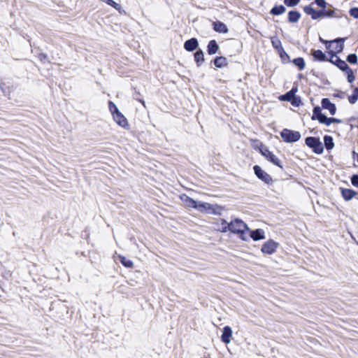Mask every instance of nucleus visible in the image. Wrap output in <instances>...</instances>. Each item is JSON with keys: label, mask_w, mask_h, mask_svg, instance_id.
<instances>
[{"label": "nucleus", "mask_w": 358, "mask_h": 358, "mask_svg": "<svg viewBox=\"0 0 358 358\" xmlns=\"http://www.w3.org/2000/svg\"><path fill=\"white\" fill-rule=\"evenodd\" d=\"M230 232L236 234L241 240L244 241H249V227L240 219L232 220L229 222Z\"/></svg>", "instance_id": "nucleus-1"}, {"label": "nucleus", "mask_w": 358, "mask_h": 358, "mask_svg": "<svg viewBox=\"0 0 358 358\" xmlns=\"http://www.w3.org/2000/svg\"><path fill=\"white\" fill-rule=\"evenodd\" d=\"M108 109L110 112L113 120L120 127L129 130L130 125L126 117L119 110L117 106L111 101L108 102Z\"/></svg>", "instance_id": "nucleus-2"}, {"label": "nucleus", "mask_w": 358, "mask_h": 358, "mask_svg": "<svg viewBox=\"0 0 358 358\" xmlns=\"http://www.w3.org/2000/svg\"><path fill=\"white\" fill-rule=\"evenodd\" d=\"M320 41L327 45L326 47L329 50V53L332 55V58L336 57L337 53L342 52L343 50L344 38H337L331 41H324L322 38H320Z\"/></svg>", "instance_id": "nucleus-3"}, {"label": "nucleus", "mask_w": 358, "mask_h": 358, "mask_svg": "<svg viewBox=\"0 0 358 358\" xmlns=\"http://www.w3.org/2000/svg\"><path fill=\"white\" fill-rule=\"evenodd\" d=\"M281 137L287 143H293L298 141L301 138V134L299 131L284 129L281 134Z\"/></svg>", "instance_id": "nucleus-4"}, {"label": "nucleus", "mask_w": 358, "mask_h": 358, "mask_svg": "<svg viewBox=\"0 0 358 358\" xmlns=\"http://www.w3.org/2000/svg\"><path fill=\"white\" fill-rule=\"evenodd\" d=\"M306 144L311 148L317 154H321L323 152V145L319 138L315 137H308L306 138Z\"/></svg>", "instance_id": "nucleus-5"}, {"label": "nucleus", "mask_w": 358, "mask_h": 358, "mask_svg": "<svg viewBox=\"0 0 358 358\" xmlns=\"http://www.w3.org/2000/svg\"><path fill=\"white\" fill-rule=\"evenodd\" d=\"M261 154L269 162L273 163V164L279 166L280 168H282V163L280 160L271 152L269 151V150L264 146H262V148L259 149Z\"/></svg>", "instance_id": "nucleus-6"}, {"label": "nucleus", "mask_w": 358, "mask_h": 358, "mask_svg": "<svg viewBox=\"0 0 358 358\" xmlns=\"http://www.w3.org/2000/svg\"><path fill=\"white\" fill-rule=\"evenodd\" d=\"M278 247V243L273 240H268L265 242L261 249V251L267 255L274 253Z\"/></svg>", "instance_id": "nucleus-7"}, {"label": "nucleus", "mask_w": 358, "mask_h": 358, "mask_svg": "<svg viewBox=\"0 0 358 358\" xmlns=\"http://www.w3.org/2000/svg\"><path fill=\"white\" fill-rule=\"evenodd\" d=\"M253 169L257 178L264 182L269 184L272 181L271 176L265 172L259 166L255 165Z\"/></svg>", "instance_id": "nucleus-8"}, {"label": "nucleus", "mask_w": 358, "mask_h": 358, "mask_svg": "<svg viewBox=\"0 0 358 358\" xmlns=\"http://www.w3.org/2000/svg\"><path fill=\"white\" fill-rule=\"evenodd\" d=\"M201 213H211L215 212V207L212 204L206 202H198L196 208Z\"/></svg>", "instance_id": "nucleus-9"}, {"label": "nucleus", "mask_w": 358, "mask_h": 358, "mask_svg": "<svg viewBox=\"0 0 358 358\" xmlns=\"http://www.w3.org/2000/svg\"><path fill=\"white\" fill-rule=\"evenodd\" d=\"M304 11L306 12V13L310 15L313 20H317V19L322 18V17H325L324 10L317 11V10H315L314 8H313L310 6L305 7Z\"/></svg>", "instance_id": "nucleus-10"}, {"label": "nucleus", "mask_w": 358, "mask_h": 358, "mask_svg": "<svg viewBox=\"0 0 358 358\" xmlns=\"http://www.w3.org/2000/svg\"><path fill=\"white\" fill-rule=\"evenodd\" d=\"M250 238L255 241L263 240L265 238V232L262 229H257L254 231H250L249 229V240Z\"/></svg>", "instance_id": "nucleus-11"}, {"label": "nucleus", "mask_w": 358, "mask_h": 358, "mask_svg": "<svg viewBox=\"0 0 358 358\" xmlns=\"http://www.w3.org/2000/svg\"><path fill=\"white\" fill-rule=\"evenodd\" d=\"M180 199L182 201L183 205L186 208H196L197 201L190 198L186 194H182L180 196Z\"/></svg>", "instance_id": "nucleus-12"}, {"label": "nucleus", "mask_w": 358, "mask_h": 358, "mask_svg": "<svg viewBox=\"0 0 358 358\" xmlns=\"http://www.w3.org/2000/svg\"><path fill=\"white\" fill-rule=\"evenodd\" d=\"M232 336V330L229 326H226L223 328L222 334L221 336V341L228 344L231 342V338Z\"/></svg>", "instance_id": "nucleus-13"}, {"label": "nucleus", "mask_w": 358, "mask_h": 358, "mask_svg": "<svg viewBox=\"0 0 358 358\" xmlns=\"http://www.w3.org/2000/svg\"><path fill=\"white\" fill-rule=\"evenodd\" d=\"M322 106L324 109L328 110L331 115H334L336 111L335 104L332 103L328 99H323L322 100Z\"/></svg>", "instance_id": "nucleus-14"}, {"label": "nucleus", "mask_w": 358, "mask_h": 358, "mask_svg": "<svg viewBox=\"0 0 358 358\" xmlns=\"http://www.w3.org/2000/svg\"><path fill=\"white\" fill-rule=\"evenodd\" d=\"M199 43L196 38H192L189 40H187L185 44L184 48L187 51H193L198 48Z\"/></svg>", "instance_id": "nucleus-15"}, {"label": "nucleus", "mask_w": 358, "mask_h": 358, "mask_svg": "<svg viewBox=\"0 0 358 358\" xmlns=\"http://www.w3.org/2000/svg\"><path fill=\"white\" fill-rule=\"evenodd\" d=\"M213 29L218 33H227L228 29L225 24L222 22L217 21L213 22Z\"/></svg>", "instance_id": "nucleus-16"}, {"label": "nucleus", "mask_w": 358, "mask_h": 358, "mask_svg": "<svg viewBox=\"0 0 358 358\" xmlns=\"http://www.w3.org/2000/svg\"><path fill=\"white\" fill-rule=\"evenodd\" d=\"M341 193L345 201L351 200L356 194V192L350 189H342Z\"/></svg>", "instance_id": "nucleus-17"}, {"label": "nucleus", "mask_w": 358, "mask_h": 358, "mask_svg": "<svg viewBox=\"0 0 358 358\" xmlns=\"http://www.w3.org/2000/svg\"><path fill=\"white\" fill-rule=\"evenodd\" d=\"M207 48H208V53L209 55L215 54L219 49V46L215 40L210 41L208 45Z\"/></svg>", "instance_id": "nucleus-18"}, {"label": "nucleus", "mask_w": 358, "mask_h": 358, "mask_svg": "<svg viewBox=\"0 0 358 358\" xmlns=\"http://www.w3.org/2000/svg\"><path fill=\"white\" fill-rule=\"evenodd\" d=\"M331 62L332 63L336 64L337 66L342 70H345V69L348 68V64H346V62L343 60H341L336 56L334 57V58L331 57Z\"/></svg>", "instance_id": "nucleus-19"}, {"label": "nucleus", "mask_w": 358, "mask_h": 358, "mask_svg": "<svg viewBox=\"0 0 358 358\" xmlns=\"http://www.w3.org/2000/svg\"><path fill=\"white\" fill-rule=\"evenodd\" d=\"M217 230L225 233L229 231V223H227L224 220L221 219L220 223L217 224Z\"/></svg>", "instance_id": "nucleus-20"}, {"label": "nucleus", "mask_w": 358, "mask_h": 358, "mask_svg": "<svg viewBox=\"0 0 358 358\" xmlns=\"http://www.w3.org/2000/svg\"><path fill=\"white\" fill-rule=\"evenodd\" d=\"M294 93L295 91L294 89H292L291 91L288 92L287 94L282 96V100L292 101V104H295L296 101L294 98Z\"/></svg>", "instance_id": "nucleus-21"}, {"label": "nucleus", "mask_w": 358, "mask_h": 358, "mask_svg": "<svg viewBox=\"0 0 358 358\" xmlns=\"http://www.w3.org/2000/svg\"><path fill=\"white\" fill-rule=\"evenodd\" d=\"M194 60L196 62L198 66H201V64L203 62L204 55L201 50H199L195 52Z\"/></svg>", "instance_id": "nucleus-22"}, {"label": "nucleus", "mask_w": 358, "mask_h": 358, "mask_svg": "<svg viewBox=\"0 0 358 358\" xmlns=\"http://www.w3.org/2000/svg\"><path fill=\"white\" fill-rule=\"evenodd\" d=\"M323 119L320 123L324 124L327 126H329L332 123H340L341 121L338 119L334 118V117H327L324 115V117H322Z\"/></svg>", "instance_id": "nucleus-23"}, {"label": "nucleus", "mask_w": 358, "mask_h": 358, "mask_svg": "<svg viewBox=\"0 0 358 358\" xmlns=\"http://www.w3.org/2000/svg\"><path fill=\"white\" fill-rule=\"evenodd\" d=\"M322 117H324V115L321 113L320 108L319 106L315 107L313 109V115L312 118L314 119L316 117L318 121L321 122L323 119Z\"/></svg>", "instance_id": "nucleus-24"}, {"label": "nucleus", "mask_w": 358, "mask_h": 358, "mask_svg": "<svg viewBox=\"0 0 358 358\" xmlns=\"http://www.w3.org/2000/svg\"><path fill=\"white\" fill-rule=\"evenodd\" d=\"M120 262L127 268H132L134 263L131 260L127 259L125 257L120 255L118 257Z\"/></svg>", "instance_id": "nucleus-25"}, {"label": "nucleus", "mask_w": 358, "mask_h": 358, "mask_svg": "<svg viewBox=\"0 0 358 358\" xmlns=\"http://www.w3.org/2000/svg\"><path fill=\"white\" fill-rule=\"evenodd\" d=\"M288 15V19L290 22H296L301 16L300 13L297 11H290Z\"/></svg>", "instance_id": "nucleus-26"}, {"label": "nucleus", "mask_w": 358, "mask_h": 358, "mask_svg": "<svg viewBox=\"0 0 358 358\" xmlns=\"http://www.w3.org/2000/svg\"><path fill=\"white\" fill-rule=\"evenodd\" d=\"M324 143L327 150H331L334 146L333 138L329 136H325L324 137Z\"/></svg>", "instance_id": "nucleus-27"}, {"label": "nucleus", "mask_w": 358, "mask_h": 358, "mask_svg": "<svg viewBox=\"0 0 358 358\" xmlns=\"http://www.w3.org/2000/svg\"><path fill=\"white\" fill-rule=\"evenodd\" d=\"M214 64L216 67L222 68L227 65L226 58L224 57H218L215 58L214 61Z\"/></svg>", "instance_id": "nucleus-28"}, {"label": "nucleus", "mask_w": 358, "mask_h": 358, "mask_svg": "<svg viewBox=\"0 0 358 358\" xmlns=\"http://www.w3.org/2000/svg\"><path fill=\"white\" fill-rule=\"evenodd\" d=\"M285 12V8L283 6H275L271 10V13L275 15H280Z\"/></svg>", "instance_id": "nucleus-29"}, {"label": "nucleus", "mask_w": 358, "mask_h": 358, "mask_svg": "<svg viewBox=\"0 0 358 358\" xmlns=\"http://www.w3.org/2000/svg\"><path fill=\"white\" fill-rule=\"evenodd\" d=\"M313 56L315 59L319 61H324L326 58L325 55L320 50L313 51Z\"/></svg>", "instance_id": "nucleus-30"}, {"label": "nucleus", "mask_w": 358, "mask_h": 358, "mask_svg": "<svg viewBox=\"0 0 358 358\" xmlns=\"http://www.w3.org/2000/svg\"><path fill=\"white\" fill-rule=\"evenodd\" d=\"M293 63L299 68V70H303L306 66L305 62L301 57L294 59Z\"/></svg>", "instance_id": "nucleus-31"}, {"label": "nucleus", "mask_w": 358, "mask_h": 358, "mask_svg": "<svg viewBox=\"0 0 358 358\" xmlns=\"http://www.w3.org/2000/svg\"><path fill=\"white\" fill-rule=\"evenodd\" d=\"M100 1L106 3L107 4L111 6L112 7H113L115 9H118L120 7V5L117 4V3H115L113 0H100Z\"/></svg>", "instance_id": "nucleus-32"}, {"label": "nucleus", "mask_w": 358, "mask_h": 358, "mask_svg": "<svg viewBox=\"0 0 358 358\" xmlns=\"http://www.w3.org/2000/svg\"><path fill=\"white\" fill-rule=\"evenodd\" d=\"M349 102L350 103H355L358 100V94L356 92H353V94L348 97Z\"/></svg>", "instance_id": "nucleus-33"}, {"label": "nucleus", "mask_w": 358, "mask_h": 358, "mask_svg": "<svg viewBox=\"0 0 358 358\" xmlns=\"http://www.w3.org/2000/svg\"><path fill=\"white\" fill-rule=\"evenodd\" d=\"M300 0H284L285 3L288 6H294L299 3Z\"/></svg>", "instance_id": "nucleus-34"}, {"label": "nucleus", "mask_w": 358, "mask_h": 358, "mask_svg": "<svg viewBox=\"0 0 358 358\" xmlns=\"http://www.w3.org/2000/svg\"><path fill=\"white\" fill-rule=\"evenodd\" d=\"M348 61L351 64H356L357 61V57L355 54H350L348 56Z\"/></svg>", "instance_id": "nucleus-35"}, {"label": "nucleus", "mask_w": 358, "mask_h": 358, "mask_svg": "<svg viewBox=\"0 0 358 358\" xmlns=\"http://www.w3.org/2000/svg\"><path fill=\"white\" fill-rule=\"evenodd\" d=\"M350 14L355 19H358V8H353L350 10Z\"/></svg>", "instance_id": "nucleus-36"}, {"label": "nucleus", "mask_w": 358, "mask_h": 358, "mask_svg": "<svg viewBox=\"0 0 358 358\" xmlns=\"http://www.w3.org/2000/svg\"><path fill=\"white\" fill-rule=\"evenodd\" d=\"M351 182L354 186L358 187V175H354L351 178Z\"/></svg>", "instance_id": "nucleus-37"}, {"label": "nucleus", "mask_w": 358, "mask_h": 358, "mask_svg": "<svg viewBox=\"0 0 358 358\" xmlns=\"http://www.w3.org/2000/svg\"><path fill=\"white\" fill-rule=\"evenodd\" d=\"M315 3L320 7H322L323 8L326 7L327 3L325 0H315Z\"/></svg>", "instance_id": "nucleus-38"}, {"label": "nucleus", "mask_w": 358, "mask_h": 358, "mask_svg": "<svg viewBox=\"0 0 358 358\" xmlns=\"http://www.w3.org/2000/svg\"><path fill=\"white\" fill-rule=\"evenodd\" d=\"M325 17H332L334 15V12L333 10L324 11Z\"/></svg>", "instance_id": "nucleus-39"}, {"label": "nucleus", "mask_w": 358, "mask_h": 358, "mask_svg": "<svg viewBox=\"0 0 358 358\" xmlns=\"http://www.w3.org/2000/svg\"><path fill=\"white\" fill-rule=\"evenodd\" d=\"M218 320V321H215V322H213V324H214L215 326H216V327H217L218 325H220V324L219 323V322L221 320V319H220V318H218V320Z\"/></svg>", "instance_id": "nucleus-40"}, {"label": "nucleus", "mask_w": 358, "mask_h": 358, "mask_svg": "<svg viewBox=\"0 0 358 358\" xmlns=\"http://www.w3.org/2000/svg\"><path fill=\"white\" fill-rule=\"evenodd\" d=\"M354 80V76H348V80L349 82H352V80Z\"/></svg>", "instance_id": "nucleus-41"}, {"label": "nucleus", "mask_w": 358, "mask_h": 358, "mask_svg": "<svg viewBox=\"0 0 358 358\" xmlns=\"http://www.w3.org/2000/svg\"><path fill=\"white\" fill-rule=\"evenodd\" d=\"M140 101H141V103L143 104V106L144 107H145V101H143V100H141Z\"/></svg>", "instance_id": "nucleus-42"}, {"label": "nucleus", "mask_w": 358, "mask_h": 358, "mask_svg": "<svg viewBox=\"0 0 358 358\" xmlns=\"http://www.w3.org/2000/svg\"><path fill=\"white\" fill-rule=\"evenodd\" d=\"M354 92H356V93H357V94H358V87H357V88H355V91H354Z\"/></svg>", "instance_id": "nucleus-43"}, {"label": "nucleus", "mask_w": 358, "mask_h": 358, "mask_svg": "<svg viewBox=\"0 0 358 358\" xmlns=\"http://www.w3.org/2000/svg\"><path fill=\"white\" fill-rule=\"evenodd\" d=\"M357 128H358V124H357Z\"/></svg>", "instance_id": "nucleus-44"}]
</instances>
